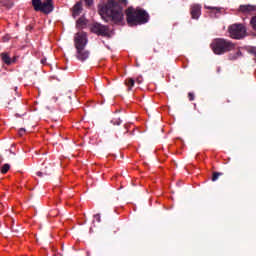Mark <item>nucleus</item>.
<instances>
[{"instance_id": "f257e3e1", "label": "nucleus", "mask_w": 256, "mask_h": 256, "mask_svg": "<svg viewBox=\"0 0 256 256\" xmlns=\"http://www.w3.org/2000/svg\"><path fill=\"white\" fill-rule=\"evenodd\" d=\"M124 7H127V0H104L99 8V15L104 21L111 19L114 23H121L124 19Z\"/></svg>"}, {"instance_id": "f03ea898", "label": "nucleus", "mask_w": 256, "mask_h": 256, "mask_svg": "<svg viewBox=\"0 0 256 256\" xmlns=\"http://www.w3.org/2000/svg\"><path fill=\"white\" fill-rule=\"evenodd\" d=\"M148 20L149 15L143 9L129 7L126 10V21L130 27L143 25V23H147Z\"/></svg>"}, {"instance_id": "7ed1b4c3", "label": "nucleus", "mask_w": 256, "mask_h": 256, "mask_svg": "<svg viewBox=\"0 0 256 256\" xmlns=\"http://www.w3.org/2000/svg\"><path fill=\"white\" fill-rule=\"evenodd\" d=\"M233 49H235V44L225 39H216L212 43V50L216 55H223V53L233 51Z\"/></svg>"}, {"instance_id": "20e7f679", "label": "nucleus", "mask_w": 256, "mask_h": 256, "mask_svg": "<svg viewBox=\"0 0 256 256\" xmlns=\"http://www.w3.org/2000/svg\"><path fill=\"white\" fill-rule=\"evenodd\" d=\"M32 5L35 11H41V13H51L53 11V0H46L42 2L41 0H32Z\"/></svg>"}, {"instance_id": "39448f33", "label": "nucleus", "mask_w": 256, "mask_h": 256, "mask_svg": "<svg viewBox=\"0 0 256 256\" xmlns=\"http://www.w3.org/2000/svg\"><path fill=\"white\" fill-rule=\"evenodd\" d=\"M232 39H243L247 35V29L243 24H233L228 29Z\"/></svg>"}, {"instance_id": "423d86ee", "label": "nucleus", "mask_w": 256, "mask_h": 256, "mask_svg": "<svg viewBox=\"0 0 256 256\" xmlns=\"http://www.w3.org/2000/svg\"><path fill=\"white\" fill-rule=\"evenodd\" d=\"M74 45L76 49H85V46L87 45V33H76L74 36Z\"/></svg>"}, {"instance_id": "0eeeda50", "label": "nucleus", "mask_w": 256, "mask_h": 256, "mask_svg": "<svg viewBox=\"0 0 256 256\" xmlns=\"http://www.w3.org/2000/svg\"><path fill=\"white\" fill-rule=\"evenodd\" d=\"M92 33L96 35H102L103 37H109V29L101 24H94L91 27Z\"/></svg>"}, {"instance_id": "6e6552de", "label": "nucleus", "mask_w": 256, "mask_h": 256, "mask_svg": "<svg viewBox=\"0 0 256 256\" xmlns=\"http://www.w3.org/2000/svg\"><path fill=\"white\" fill-rule=\"evenodd\" d=\"M190 15L192 19H199V17L201 16V5L193 4L190 7Z\"/></svg>"}, {"instance_id": "1a4fd4ad", "label": "nucleus", "mask_w": 256, "mask_h": 256, "mask_svg": "<svg viewBox=\"0 0 256 256\" xmlns=\"http://www.w3.org/2000/svg\"><path fill=\"white\" fill-rule=\"evenodd\" d=\"M240 13H244L245 15H249L251 13H255L256 6L253 5H241L239 7Z\"/></svg>"}, {"instance_id": "9d476101", "label": "nucleus", "mask_w": 256, "mask_h": 256, "mask_svg": "<svg viewBox=\"0 0 256 256\" xmlns=\"http://www.w3.org/2000/svg\"><path fill=\"white\" fill-rule=\"evenodd\" d=\"M77 51V59L80 61H85L89 59V51L85 50V48L76 49Z\"/></svg>"}, {"instance_id": "9b49d317", "label": "nucleus", "mask_w": 256, "mask_h": 256, "mask_svg": "<svg viewBox=\"0 0 256 256\" xmlns=\"http://www.w3.org/2000/svg\"><path fill=\"white\" fill-rule=\"evenodd\" d=\"M81 11H83V7L81 5V2H78L72 8V15H73V17H79V15H81Z\"/></svg>"}, {"instance_id": "f8f14e48", "label": "nucleus", "mask_w": 256, "mask_h": 256, "mask_svg": "<svg viewBox=\"0 0 256 256\" xmlns=\"http://www.w3.org/2000/svg\"><path fill=\"white\" fill-rule=\"evenodd\" d=\"M1 59L6 65H11V63H15L16 58L12 59L7 53H2Z\"/></svg>"}, {"instance_id": "ddd939ff", "label": "nucleus", "mask_w": 256, "mask_h": 256, "mask_svg": "<svg viewBox=\"0 0 256 256\" xmlns=\"http://www.w3.org/2000/svg\"><path fill=\"white\" fill-rule=\"evenodd\" d=\"M125 85L128 87L129 91H131V89H133V87L135 86V80H133V78H128L125 81Z\"/></svg>"}, {"instance_id": "4468645a", "label": "nucleus", "mask_w": 256, "mask_h": 256, "mask_svg": "<svg viewBox=\"0 0 256 256\" xmlns=\"http://www.w3.org/2000/svg\"><path fill=\"white\" fill-rule=\"evenodd\" d=\"M85 25H87V20L83 19V18H80L78 21H77V24L76 26L77 27H80V28H84Z\"/></svg>"}, {"instance_id": "2eb2a0df", "label": "nucleus", "mask_w": 256, "mask_h": 256, "mask_svg": "<svg viewBox=\"0 0 256 256\" xmlns=\"http://www.w3.org/2000/svg\"><path fill=\"white\" fill-rule=\"evenodd\" d=\"M205 8L209 9L211 13H221V8L218 7L205 6Z\"/></svg>"}, {"instance_id": "dca6fc26", "label": "nucleus", "mask_w": 256, "mask_h": 256, "mask_svg": "<svg viewBox=\"0 0 256 256\" xmlns=\"http://www.w3.org/2000/svg\"><path fill=\"white\" fill-rule=\"evenodd\" d=\"M9 169H11V166L9 164H4L1 168V173H3L5 175V173H7V171H9Z\"/></svg>"}, {"instance_id": "f3484780", "label": "nucleus", "mask_w": 256, "mask_h": 256, "mask_svg": "<svg viewBox=\"0 0 256 256\" xmlns=\"http://www.w3.org/2000/svg\"><path fill=\"white\" fill-rule=\"evenodd\" d=\"M221 175H223V173L214 172L213 176H212V181H217V179H219V177H221Z\"/></svg>"}, {"instance_id": "a211bd4d", "label": "nucleus", "mask_w": 256, "mask_h": 256, "mask_svg": "<svg viewBox=\"0 0 256 256\" xmlns=\"http://www.w3.org/2000/svg\"><path fill=\"white\" fill-rule=\"evenodd\" d=\"M188 99H189V101H194L195 100V94L194 93H189L188 94Z\"/></svg>"}, {"instance_id": "6ab92c4d", "label": "nucleus", "mask_w": 256, "mask_h": 256, "mask_svg": "<svg viewBox=\"0 0 256 256\" xmlns=\"http://www.w3.org/2000/svg\"><path fill=\"white\" fill-rule=\"evenodd\" d=\"M136 82L138 83V85H141V83H143V77L142 76H138L136 78Z\"/></svg>"}, {"instance_id": "aec40b11", "label": "nucleus", "mask_w": 256, "mask_h": 256, "mask_svg": "<svg viewBox=\"0 0 256 256\" xmlns=\"http://www.w3.org/2000/svg\"><path fill=\"white\" fill-rule=\"evenodd\" d=\"M94 219H96V221H97L98 223H101V216H100L99 214H96V215L94 216Z\"/></svg>"}, {"instance_id": "412c9836", "label": "nucleus", "mask_w": 256, "mask_h": 256, "mask_svg": "<svg viewBox=\"0 0 256 256\" xmlns=\"http://www.w3.org/2000/svg\"><path fill=\"white\" fill-rule=\"evenodd\" d=\"M85 3L88 7H91V5H93V0H85Z\"/></svg>"}, {"instance_id": "4be33fe9", "label": "nucleus", "mask_w": 256, "mask_h": 256, "mask_svg": "<svg viewBox=\"0 0 256 256\" xmlns=\"http://www.w3.org/2000/svg\"><path fill=\"white\" fill-rule=\"evenodd\" d=\"M23 133H25V129L21 128V129L19 130V134H20V135H23Z\"/></svg>"}, {"instance_id": "5701e85b", "label": "nucleus", "mask_w": 256, "mask_h": 256, "mask_svg": "<svg viewBox=\"0 0 256 256\" xmlns=\"http://www.w3.org/2000/svg\"><path fill=\"white\" fill-rule=\"evenodd\" d=\"M224 103H229V100H225Z\"/></svg>"}]
</instances>
